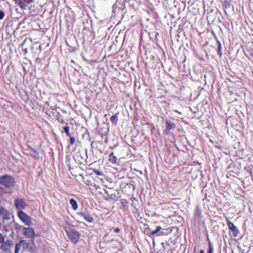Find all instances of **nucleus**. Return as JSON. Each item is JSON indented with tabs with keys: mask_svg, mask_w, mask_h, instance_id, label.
<instances>
[{
	"mask_svg": "<svg viewBox=\"0 0 253 253\" xmlns=\"http://www.w3.org/2000/svg\"><path fill=\"white\" fill-rule=\"evenodd\" d=\"M196 251V247H195L194 249V252H195Z\"/></svg>",
	"mask_w": 253,
	"mask_h": 253,
	"instance_id": "31",
	"label": "nucleus"
},
{
	"mask_svg": "<svg viewBox=\"0 0 253 253\" xmlns=\"http://www.w3.org/2000/svg\"><path fill=\"white\" fill-rule=\"evenodd\" d=\"M121 231V229L119 227L116 228L114 229V232H116V233H119Z\"/></svg>",
	"mask_w": 253,
	"mask_h": 253,
	"instance_id": "28",
	"label": "nucleus"
},
{
	"mask_svg": "<svg viewBox=\"0 0 253 253\" xmlns=\"http://www.w3.org/2000/svg\"><path fill=\"white\" fill-rule=\"evenodd\" d=\"M69 137L70 138V143L69 145H73L76 142V139L74 138V137L72 136V135H71V137Z\"/></svg>",
	"mask_w": 253,
	"mask_h": 253,
	"instance_id": "26",
	"label": "nucleus"
},
{
	"mask_svg": "<svg viewBox=\"0 0 253 253\" xmlns=\"http://www.w3.org/2000/svg\"><path fill=\"white\" fill-rule=\"evenodd\" d=\"M165 123H166V128L164 130V133L169 135L170 133V130L175 128V125L173 122L169 120H166Z\"/></svg>",
	"mask_w": 253,
	"mask_h": 253,
	"instance_id": "11",
	"label": "nucleus"
},
{
	"mask_svg": "<svg viewBox=\"0 0 253 253\" xmlns=\"http://www.w3.org/2000/svg\"><path fill=\"white\" fill-rule=\"evenodd\" d=\"M20 229L22 230L24 235L29 239H33L35 235V232L32 227H21Z\"/></svg>",
	"mask_w": 253,
	"mask_h": 253,
	"instance_id": "8",
	"label": "nucleus"
},
{
	"mask_svg": "<svg viewBox=\"0 0 253 253\" xmlns=\"http://www.w3.org/2000/svg\"><path fill=\"white\" fill-rule=\"evenodd\" d=\"M200 253H205V251L202 249L200 251Z\"/></svg>",
	"mask_w": 253,
	"mask_h": 253,
	"instance_id": "29",
	"label": "nucleus"
},
{
	"mask_svg": "<svg viewBox=\"0 0 253 253\" xmlns=\"http://www.w3.org/2000/svg\"><path fill=\"white\" fill-rule=\"evenodd\" d=\"M22 247L23 250H28L31 253H36V249L35 248H33L30 245V243L26 240H22L20 241L19 243H17L16 244V253H18L21 249V248Z\"/></svg>",
	"mask_w": 253,
	"mask_h": 253,
	"instance_id": "2",
	"label": "nucleus"
},
{
	"mask_svg": "<svg viewBox=\"0 0 253 253\" xmlns=\"http://www.w3.org/2000/svg\"><path fill=\"white\" fill-rule=\"evenodd\" d=\"M93 172L97 175L99 176H102L103 175V173L99 171V170H97L96 169H93Z\"/></svg>",
	"mask_w": 253,
	"mask_h": 253,
	"instance_id": "25",
	"label": "nucleus"
},
{
	"mask_svg": "<svg viewBox=\"0 0 253 253\" xmlns=\"http://www.w3.org/2000/svg\"><path fill=\"white\" fill-rule=\"evenodd\" d=\"M64 131L66 133V135L68 137H71V133L70 132V127L66 126L63 127Z\"/></svg>",
	"mask_w": 253,
	"mask_h": 253,
	"instance_id": "21",
	"label": "nucleus"
},
{
	"mask_svg": "<svg viewBox=\"0 0 253 253\" xmlns=\"http://www.w3.org/2000/svg\"><path fill=\"white\" fill-rule=\"evenodd\" d=\"M222 6L224 8H225L226 9V8H228L230 7L231 3L230 2V1L228 0H224L222 2Z\"/></svg>",
	"mask_w": 253,
	"mask_h": 253,
	"instance_id": "20",
	"label": "nucleus"
},
{
	"mask_svg": "<svg viewBox=\"0 0 253 253\" xmlns=\"http://www.w3.org/2000/svg\"><path fill=\"white\" fill-rule=\"evenodd\" d=\"M217 55L221 57L222 56V51H221V44L219 41H217Z\"/></svg>",
	"mask_w": 253,
	"mask_h": 253,
	"instance_id": "19",
	"label": "nucleus"
},
{
	"mask_svg": "<svg viewBox=\"0 0 253 253\" xmlns=\"http://www.w3.org/2000/svg\"><path fill=\"white\" fill-rule=\"evenodd\" d=\"M208 240L209 241V244H208V249L207 251V253H213V245L210 241V239L208 238Z\"/></svg>",
	"mask_w": 253,
	"mask_h": 253,
	"instance_id": "18",
	"label": "nucleus"
},
{
	"mask_svg": "<svg viewBox=\"0 0 253 253\" xmlns=\"http://www.w3.org/2000/svg\"><path fill=\"white\" fill-rule=\"evenodd\" d=\"M5 242V236L4 235L0 233V244H2Z\"/></svg>",
	"mask_w": 253,
	"mask_h": 253,
	"instance_id": "24",
	"label": "nucleus"
},
{
	"mask_svg": "<svg viewBox=\"0 0 253 253\" xmlns=\"http://www.w3.org/2000/svg\"><path fill=\"white\" fill-rule=\"evenodd\" d=\"M77 216L79 219H84L85 221L88 223H91L94 222L93 217L88 211L79 212L77 213Z\"/></svg>",
	"mask_w": 253,
	"mask_h": 253,
	"instance_id": "6",
	"label": "nucleus"
},
{
	"mask_svg": "<svg viewBox=\"0 0 253 253\" xmlns=\"http://www.w3.org/2000/svg\"><path fill=\"white\" fill-rule=\"evenodd\" d=\"M17 216L26 225L30 226L32 222L30 216L23 211H18L17 212Z\"/></svg>",
	"mask_w": 253,
	"mask_h": 253,
	"instance_id": "5",
	"label": "nucleus"
},
{
	"mask_svg": "<svg viewBox=\"0 0 253 253\" xmlns=\"http://www.w3.org/2000/svg\"><path fill=\"white\" fill-rule=\"evenodd\" d=\"M21 9H26L29 4L34 1V0H14Z\"/></svg>",
	"mask_w": 253,
	"mask_h": 253,
	"instance_id": "10",
	"label": "nucleus"
},
{
	"mask_svg": "<svg viewBox=\"0 0 253 253\" xmlns=\"http://www.w3.org/2000/svg\"><path fill=\"white\" fill-rule=\"evenodd\" d=\"M70 203L74 211L77 210L78 208V204L77 201L74 199H71L70 201Z\"/></svg>",
	"mask_w": 253,
	"mask_h": 253,
	"instance_id": "17",
	"label": "nucleus"
},
{
	"mask_svg": "<svg viewBox=\"0 0 253 253\" xmlns=\"http://www.w3.org/2000/svg\"><path fill=\"white\" fill-rule=\"evenodd\" d=\"M162 227L160 226H157L156 228V229L154 231H153L151 232V235H154L155 234H156V233H157L158 232H160V230L162 229Z\"/></svg>",
	"mask_w": 253,
	"mask_h": 253,
	"instance_id": "23",
	"label": "nucleus"
},
{
	"mask_svg": "<svg viewBox=\"0 0 253 253\" xmlns=\"http://www.w3.org/2000/svg\"><path fill=\"white\" fill-rule=\"evenodd\" d=\"M1 227V224H0V227Z\"/></svg>",
	"mask_w": 253,
	"mask_h": 253,
	"instance_id": "32",
	"label": "nucleus"
},
{
	"mask_svg": "<svg viewBox=\"0 0 253 253\" xmlns=\"http://www.w3.org/2000/svg\"><path fill=\"white\" fill-rule=\"evenodd\" d=\"M118 160V158L114 155L113 152L110 154L109 156V161L111 163L116 164L117 163Z\"/></svg>",
	"mask_w": 253,
	"mask_h": 253,
	"instance_id": "14",
	"label": "nucleus"
},
{
	"mask_svg": "<svg viewBox=\"0 0 253 253\" xmlns=\"http://www.w3.org/2000/svg\"><path fill=\"white\" fill-rule=\"evenodd\" d=\"M195 217L199 219H200L201 218V212L200 210H199L198 209H196L195 213Z\"/></svg>",
	"mask_w": 253,
	"mask_h": 253,
	"instance_id": "22",
	"label": "nucleus"
},
{
	"mask_svg": "<svg viewBox=\"0 0 253 253\" xmlns=\"http://www.w3.org/2000/svg\"><path fill=\"white\" fill-rule=\"evenodd\" d=\"M27 150L29 151V155L36 160L40 159V155L37 151L31 147L29 145L27 148Z\"/></svg>",
	"mask_w": 253,
	"mask_h": 253,
	"instance_id": "12",
	"label": "nucleus"
},
{
	"mask_svg": "<svg viewBox=\"0 0 253 253\" xmlns=\"http://www.w3.org/2000/svg\"><path fill=\"white\" fill-rule=\"evenodd\" d=\"M226 223L228 226L230 233L232 234L233 237H237L240 233L237 227H236L234 223L231 222L228 218H226Z\"/></svg>",
	"mask_w": 253,
	"mask_h": 253,
	"instance_id": "7",
	"label": "nucleus"
},
{
	"mask_svg": "<svg viewBox=\"0 0 253 253\" xmlns=\"http://www.w3.org/2000/svg\"><path fill=\"white\" fill-rule=\"evenodd\" d=\"M121 204L123 205L124 207H125V205H124V202H121Z\"/></svg>",
	"mask_w": 253,
	"mask_h": 253,
	"instance_id": "30",
	"label": "nucleus"
},
{
	"mask_svg": "<svg viewBox=\"0 0 253 253\" xmlns=\"http://www.w3.org/2000/svg\"><path fill=\"white\" fill-rule=\"evenodd\" d=\"M15 208L19 211H23L27 207V204L23 199L17 198L14 200Z\"/></svg>",
	"mask_w": 253,
	"mask_h": 253,
	"instance_id": "9",
	"label": "nucleus"
},
{
	"mask_svg": "<svg viewBox=\"0 0 253 253\" xmlns=\"http://www.w3.org/2000/svg\"><path fill=\"white\" fill-rule=\"evenodd\" d=\"M4 13L2 11H0V20H2L4 17Z\"/></svg>",
	"mask_w": 253,
	"mask_h": 253,
	"instance_id": "27",
	"label": "nucleus"
},
{
	"mask_svg": "<svg viewBox=\"0 0 253 253\" xmlns=\"http://www.w3.org/2000/svg\"><path fill=\"white\" fill-rule=\"evenodd\" d=\"M119 115V112L116 113L115 114L112 115L111 117V121L112 123L114 125H117L118 122L119 121L118 116Z\"/></svg>",
	"mask_w": 253,
	"mask_h": 253,
	"instance_id": "15",
	"label": "nucleus"
},
{
	"mask_svg": "<svg viewBox=\"0 0 253 253\" xmlns=\"http://www.w3.org/2000/svg\"><path fill=\"white\" fill-rule=\"evenodd\" d=\"M13 247V242L10 239H6L5 242L0 245V248L3 253H16V246L14 252L12 251Z\"/></svg>",
	"mask_w": 253,
	"mask_h": 253,
	"instance_id": "3",
	"label": "nucleus"
},
{
	"mask_svg": "<svg viewBox=\"0 0 253 253\" xmlns=\"http://www.w3.org/2000/svg\"><path fill=\"white\" fill-rule=\"evenodd\" d=\"M15 181L13 177L9 175H4L0 177V184L7 188L12 187L14 185Z\"/></svg>",
	"mask_w": 253,
	"mask_h": 253,
	"instance_id": "4",
	"label": "nucleus"
},
{
	"mask_svg": "<svg viewBox=\"0 0 253 253\" xmlns=\"http://www.w3.org/2000/svg\"><path fill=\"white\" fill-rule=\"evenodd\" d=\"M66 223L65 229L69 238L73 243L77 244L79 241L80 233L76 230L73 225L68 222Z\"/></svg>",
	"mask_w": 253,
	"mask_h": 253,
	"instance_id": "1",
	"label": "nucleus"
},
{
	"mask_svg": "<svg viewBox=\"0 0 253 253\" xmlns=\"http://www.w3.org/2000/svg\"><path fill=\"white\" fill-rule=\"evenodd\" d=\"M10 213L8 211L2 207H0V216L3 220L9 219Z\"/></svg>",
	"mask_w": 253,
	"mask_h": 253,
	"instance_id": "13",
	"label": "nucleus"
},
{
	"mask_svg": "<svg viewBox=\"0 0 253 253\" xmlns=\"http://www.w3.org/2000/svg\"><path fill=\"white\" fill-rule=\"evenodd\" d=\"M173 230V227H169L165 229V231H161L159 234V235L163 236V235H167L170 234Z\"/></svg>",
	"mask_w": 253,
	"mask_h": 253,
	"instance_id": "16",
	"label": "nucleus"
}]
</instances>
